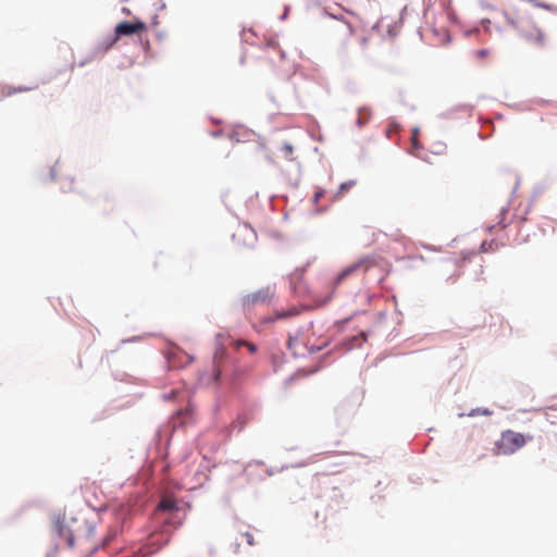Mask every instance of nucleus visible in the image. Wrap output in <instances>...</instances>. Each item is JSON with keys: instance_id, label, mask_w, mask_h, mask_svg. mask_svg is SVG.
I'll list each match as a JSON object with an SVG mask.
<instances>
[{"instance_id": "1a4fd4ad", "label": "nucleus", "mask_w": 557, "mask_h": 557, "mask_svg": "<svg viewBox=\"0 0 557 557\" xmlns=\"http://www.w3.org/2000/svg\"><path fill=\"white\" fill-rule=\"evenodd\" d=\"M222 359L223 356H219L218 354L214 356L213 359V367H212V373H213V380L218 382L220 379V375L222 373Z\"/></svg>"}, {"instance_id": "20e7f679", "label": "nucleus", "mask_w": 557, "mask_h": 557, "mask_svg": "<svg viewBox=\"0 0 557 557\" xmlns=\"http://www.w3.org/2000/svg\"><path fill=\"white\" fill-rule=\"evenodd\" d=\"M525 443L527 438L523 434L508 430L503 432L496 447L498 454L510 455L523 447Z\"/></svg>"}, {"instance_id": "a211bd4d", "label": "nucleus", "mask_w": 557, "mask_h": 557, "mask_svg": "<svg viewBox=\"0 0 557 557\" xmlns=\"http://www.w3.org/2000/svg\"><path fill=\"white\" fill-rule=\"evenodd\" d=\"M487 53H488V52H487V50H485V49H481V50H478V51L475 52L476 57H479V58H485V57L487 55Z\"/></svg>"}, {"instance_id": "f257e3e1", "label": "nucleus", "mask_w": 557, "mask_h": 557, "mask_svg": "<svg viewBox=\"0 0 557 557\" xmlns=\"http://www.w3.org/2000/svg\"><path fill=\"white\" fill-rule=\"evenodd\" d=\"M368 39L356 36L350 24L343 23L334 34L336 53L344 59L364 54Z\"/></svg>"}, {"instance_id": "2eb2a0df", "label": "nucleus", "mask_w": 557, "mask_h": 557, "mask_svg": "<svg viewBox=\"0 0 557 557\" xmlns=\"http://www.w3.org/2000/svg\"><path fill=\"white\" fill-rule=\"evenodd\" d=\"M242 536L245 539L246 543L249 546L255 545V537H253V535L251 533L245 532V533L242 534Z\"/></svg>"}, {"instance_id": "4468645a", "label": "nucleus", "mask_w": 557, "mask_h": 557, "mask_svg": "<svg viewBox=\"0 0 557 557\" xmlns=\"http://www.w3.org/2000/svg\"><path fill=\"white\" fill-rule=\"evenodd\" d=\"M354 184L355 183L352 181L341 184L338 195H342L345 191L349 190Z\"/></svg>"}, {"instance_id": "aec40b11", "label": "nucleus", "mask_w": 557, "mask_h": 557, "mask_svg": "<svg viewBox=\"0 0 557 557\" xmlns=\"http://www.w3.org/2000/svg\"><path fill=\"white\" fill-rule=\"evenodd\" d=\"M32 89H33V88H27V87L22 88V87H20L17 90H18V91H27V90H32Z\"/></svg>"}, {"instance_id": "7ed1b4c3", "label": "nucleus", "mask_w": 557, "mask_h": 557, "mask_svg": "<svg viewBox=\"0 0 557 557\" xmlns=\"http://www.w3.org/2000/svg\"><path fill=\"white\" fill-rule=\"evenodd\" d=\"M510 24L516 27L520 35L531 45L535 47H544L547 38L546 34L537 27L528 14L509 18Z\"/></svg>"}, {"instance_id": "6e6552de", "label": "nucleus", "mask_w": 557, "mask_h": 557, "mask_svg": "<svg viewBox=\"0 0 557 557\" xmlns=\"http://www.w3.org/2000/svg\"><path fill=\"white\" fill-rule=\"evenodd\" d=\"M298 314H299L298 308L295 306H292L288 309H282V310L275 311L273 317H269L264 321L265 322H274L276 320H286V319L294 318Z\"/></svg>"}, {"instance_id": "6ab92c4d", "label": "nucleus", "mask_w": 557, "mask_h": 557, "mask_svg": "<svg viewBox=\"0 0 557 557\" xmlns=\"http://www.w3.org/2000/svg\"><path fill=\"white\" fill-rule=\"evenodd\" d=\"M184 357L186 358V363H190L193 361V358L188 355H184Z\"/></svg>"}, {"instance_id": "ddd939ff", "label": "nucleus", "mask_w": 557, "mask_h": 557, "mask_svg": "<svg viewBox=\"0 0 557 557\" xmlns=\"http://www.w3.org/2000/svg\"><path fill=\"white\" fill-rule=\"evenodd\" d=\"M282 151H283L285 158H287L289 160L293 159L294 147L290 144L285 143L282 146Z\"/></svg>"}, {"instance_id": "39448f33", "label": "nucleus", "mask_w": 557, "mask_h": 557, "mask_svg": "<svg viewBox=\"0 0 557 557\" xmlns=\"http://www.w3.org/2000/svg\"><path fill=\"white\" fill-rule=\"evenodd\" d=\"M178 511L180 508L176 500L170 496H164L160 500L154 513L157 517L165 515L164 522L173 524L174 528H178L184 519V517H178Z\"/></svg>"}, {"instance_id": "423d86ee", "label": "nucleus", "mask_w": 557, "mask_h": 557, "mask_svg": "<svg viewBox=\"0 0 557 557\" xmlns=\"http://www.w3.org/2000/svg\"><path fill=\"white\" fill-rule=\"evenodd\" d=\"M374 267V262L373 260L371 259H364V260H361L357 263H354L352 265L346 268L343 273H342V276L339 278H344L346 276H350V275H366L368 273V271Z\"/></svg>"}, {"instance_id": "f8f14e48", "label": "nucleus", "mask_w": 557, "mask_h": 557, "mask_svg": "<svg viewBox=\"0 0 557 557\" xmlns=\"http://www.w3.org/2000/svg\"><path fill=\"white\" fill-rule=\"evenodd\" d=\"M370 117H371V113H370V111H369V110H367V109H360V110L358 111L357 125H358L359 127L364 126V125L369 122Z\"/></svg>"}, {"instance_id": "f3484780", "label": "nucleus", "mask_w": 557, "mask_h": 557, "mask_svg": "<svg viewBox=\"0 0 557 557\" xmlns=\"http://www.w3.org/2000/svg\"><path fill=\"white\" fill-rule=\"evenodd\" d=\"M247 299H248V300H251L252 302H257V301H259V300H263L264 298H262V297L260 296V294H253V295H251V296H248V298H247Z\"/></svg>"}, {"instance_id": "9b49d317", "label": "nucleus", "mask_w": 557, "mask_h": 557, "mask_svg": "<svg viewBox=\"0 0 557 557\" xmlns=\"http://www.w3.org/2000/svg\"><path fill=\"white\" fill-rule=\"evenodd\" d=\"M75 180L74 178H64L61 182V190L63 193H78L77 188H75Z\"/></svg>"}, {"instance_id": "412c9836", "label": "nucleus", "mask_w": 557, "mask_h": 557, "mask_svg": "<svg viewBox=\"0 0 557 557\" xmlns=\"http://www.w3.org/2000/svg\"><path fill=\"white\" fill-rule=\"evenodd\" d=\"M171 367H176L175 362L170 360Z\"/></svg>"}, {"instance_id": "f03ea898", "label": "nucleus", "mask_w": 557, "mask_h": 557, "mask_svg": "<svg viewBox=\"0 0 557 557\" xmlns=\"http://www.w3.org/2000/svg\"><path fill=\"white\" fill-rule=\"evenodd\" d=\"M94 534V525L85 519L75 518L71 525L60 527V535L65 539L69 547H74L75 544L87 545L91 542Z\"/></svg>"}, {"instance_id": "0eeeda50", "label": "nucleus", "mask_w": 557, "mask_h": 557, "mask_svg": "<svg viewBox=\"0 0 557 557\" xmlns=\"http://www.w3.org/2000/svg\"><path fill=\"white\" fill-rule=\"evenodd\" d=\"M146 24L140 21L121 22L115 27L116 36L133 35L146 30Z\"/></svg>"}, {"instance_id": "dca6fc26", "label": "nucleus", "mask_w": 557, "mask_h": 557, "mask_svg": "<svg viewBox=\"0 0 557 557\" xmlns=\"http://www.w3.org/2000/svg\"><path fill=\"white\" fill-rule=\"evenodd\" d=\"M324 191L322 189H319L314 193L313 202L318 203L321 197H323Z\"/></svg>"}, {"instance_id": "9d476101", "label": "nucleus", "mask_w": 557, "mask_h": 557, "mask_svg": "<svg viewBox=\"0 0 557 557\" xmlns=\"http://www.w3.org/2000/svg\"><path fill=\"white\" fill-rule=\"evenodd\" d=\"M231 345L235 349H239L243 346L247 347V349L249 350L250 354H255L258 350L257 346L253 343H250V342H247V341H244V339L234 341Z\"/></svg>"}]
</instances>
